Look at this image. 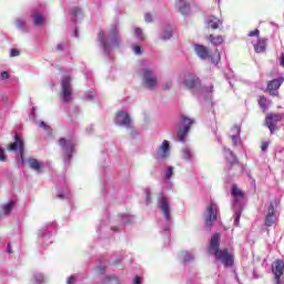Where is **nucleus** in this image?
<instances>
[{
    "instance_id": "a878e982",
    "label": "nucleus",
    "mask_w": 284,
    "mask_h": 284,
    "mask_svg": "<svg viewBox=\"0 0 284 284\" xmlns=\"http://www.w3.org/2000/svg\"><path fill=\"white\" fill-rule=\"evenodd\" d=\"M182 159H184V161H192V159H194V154H192L190 149H184L182 150Z\"/></svg>"
},
{
    "instance_id": "0eeeda50",
    "label": "nucleus",
    "mask_w": 284,
    "mask_h": 284,
    "mask_svg": "<svg viewBox=\"0 0 284 284\" xmlns=\"http://www.w3.org/2000/svg\"><path fill=\"white\" fill-rule=\"evenodd\" d=\"M283 121V115L276 114V113H270L265 118V125L268 128L271 134H274L276 132L278 123Z\"/></svg>"
},
{
    "instance_id": "2eb2a0df",
    "label": "nucleus",
    "mask_w": 284,
    "mask_h": 284,
    "mask_svg": "<svg viewBox=\"0 0 284 284\" xmlns=\"http://www.w3.org/2000/svg\"><path fill=\"white\" fill-rule=\"evenodd\" d=\"M159 207L162 210V213L164 215L165 221H170L171 215H170V202H168V197L161 196L159 199Z\"/></svg>"
},
{
    "instance_id": "bb28decb",
    "label": "nucleus",
    "mask_w": 284,
    "mask_h": 284,
    "mask_svg": "<svg viewBox=\"0 0 284 284\" xmlns=\"http://www.w3.org/2000/svg\"><path fill=\"white\" fill-rule=\"evenodd\" d=\"M12 207H14V201H9L7 204L2 205L3 214H10V212H12Z\"/></svg>"
},
{
    "instance_id": "864d4df0",
    "label": "nucleus",
    "mask_w": 284,
    "mask_h": 284,
    "mask_svg": "<svg viewBox=\"0 0 284 284\" xmlns=\"http://www.w3.org/2000/svg\"><path fill=\"white\" fill-rule=\"evenodd\" d=\"M40 128H44V130H48V125L45 124V122H40Z\"/></svg>"
},
{
    "instance_id": "7ed1b4c3",
    "label": "nucleus",
    "mask_w": 284,
    "mask_h": 284,
    "mask_svg": "<svg viewBox=\"0 0 284 284\" xmlns=\"http://www.w3.org/2000/svg\"><path fill=\"white\" fill-rule=\"evenodd\" d=\"M192 125H194V120L183 115L180 120V124L178 126V135L176 139L181 143H185V136L190 132Z\"/></svg>"
},
{
    "instance_id": "5701e85b",
    "label": "nucleus",
    "mask_w": 284,
    "mask_h": 284,
    "mask_svg": "<svg viewBox=\"0 0 284 284\" xmlns=\"http://www.w3.org/2000/svg\"><path fill=\"white\" fill-rule=\"evenodd\" d=\"M231 194L235 199V201H240L244 196L243 191H241V189H239L236 184L233 185Z\"/></svg>"
},
{
    "instance_id": "9d476101",
    "label": "nucleus",
    "mask_w": 284,
    "mask_h": 284,
    "mask_svg": "<svg viewBox=\"0 0 284 284\" xmlns=\"http://www.w3.org/2000/svg\"><path fill=\"white\" fill-rule=\"evenodd\" d=\"M284 78L274 79L267 82L266 90L271 97H278V90L283 85Z\"/></svg>"
},
{
    "instance_id": "603ef678",
    "label": "nucleus",
    "mask_w": 284,
    "mask_h": 284,
    "mask_svg": "<svg viewBox=\"0 0 284 284\" xmlns=\"http://www.w3.org/2000/svg\"><path fill=\"white\" fill-rule=\"evenodd\" d=\"M7 252L8 254H12V246L10 244L7 245Z\"/></svg>"
},
{
    "instance_id": "412c9836",
    "label": "nucleus",
    "mask_w": 284,
    "mask_h": 284,
    "mask_svg": "<svg viewBox=\"0 0 284 284\" xmlns=\"http://www.w3.org/2000/svg\"><path fill=\"white\" fill-rule=\"evenodd\" d=\"M231 132H233V134L231 135L232 143L234 148H236V145H239V135L241 134V126L239 125L232 126Z\"/></svg>"
},
{
    "instance_id": "6e6552de",
    "label": "nucleus",
    "mask_w": 284,
    "mask_h": 284,
    "mask_svg": "<svg viewBox=\"0 0 284 284\" xmlns=\"http://www.w3.org/2000/svg\"><path fill=\"white\" fill-rule=\"evenodd\" d=\"M70 77H64L62 79V99L65 103L72 101V85L70 84Z\"/></svg>"
},
{
    "instance_id": "f8f14e48",
    "label": "nucleus",
    "mask_w": 284,
    "mask_h": 284,
    "mask_svg": "<svg viewBox=\"0 0 284 284\" xmlns=\"http://www.w3.org/2000/svg\"><path fill=\"white\" fill-rule=\"evenodd\" d=\"M278 221V216L276 215V210L274 209V203H271L265 215L264 225L266 227H272Z\"/></svg>"
},
{
    "instance_id": "f3484780",
    "label": "nucleus",
    "mask_w": 284,
    "mask_h": 284,
    "mask_svg": "<svg viewBox=\"0 0 284 284\" xmlns=\"http://www.w3.org/2000/svg\"><path fill=\"white\" fill-rule=\"evenodd\" d=\"M27 161H28L29 168L31 170H33L38 174H41V172L43 170V164L39 160H37L34 158H29Z\"/></svg>"
},
{
    "instance_id": "c03bdc74",
    "label": "nucleus",
    "mask_w": 284,
    "mask_h": 284,
    "mask_svg": "<svg viewBox=\"0 0 284 284\" xmlns=\"http://www.w3.org/2000/svg\"><path fill=\"white\" fill-rule=\"evenodd\" d=\"M0 161H6V151L2 148H0Z\"/></svg>"
},
{
    "instance_id": "7c9ffc66",
    "label": "nucleus",
    "mask_w": 284,
    "mask_h": 284,
    "mask_svg": "<svg viewBox=\"0 0 284 284\" xmlns=\"http://www.w3.org/2000/svg\"><path fill=\"white\" fill-rule=\"evenodd\" d=\"M173 174H174V168L169 166L164 173V176L165 179H172Z\"/></svg>"
},
{
    "instance_id": "473e14b6",
    "label": "nucleus",
    "mask_w": 284,
    "mask_h": 284,
    "mask_svg": "<svg viewBox=\"0 0 284 284\" xmlns=\"http://www.w3.org/2000/svg\"><path fill=\"white\" fill-rule=\"evenodd\" d=\"M41 24H43V16L36 14L34 16V26H41Z\"/></svg>"
},
{
    "instance_id": "37998d69",
    "label": "nucleus",
    "mask_w": 284,
    "mask_h": 284,
    "mask_svg": "<svg viewBox=\"0 0 284 284\" xmlns=\"http://www.w3.org/2000/svg\"><path fill=\"white\" fill-rule=\"evenodd\" d=\"M268 146H270V144L267 142H263L261 145L262 152H266Z\"/></svg>"
},
{
    "instance_id": "c85d7f7f",
    "label": "nucleus",
    "mask_w": 284,
    "mask_h": 284,
    "mask_svg": "<svg viewBox=\"0 0 284 284\" xmlns=\"http://www.w3.org/2000/svg\"><path fill=\"white\" fill-rule=\"evenodd\" d=\"M182 258L184 263H190L194 261V255L190 254L189 252L184 251L182 252Z\"/></svg>"
},
{
    "instance_id": "49530a36",
    "label": "nucleus",
    "mask_w": 284,
    "mask_h": 284,
    "mask_svg": "<svg viewBox=\"0 0 284 284\" xmlns=\"http://www.w3.org/2000/svg\"><path fill=\"white\" fill-rule=\"evenodd\" d=\"M74 281H77V278L74 276H70V277H68L67 283L72 284V283H74Z\"/></svg>"
},
{
    "instance_id": "a18cd8bd",
    "label": "nucleus",
    "mask_w": 284,
    "mask_h": 284,
    "mask_svg": "<svg viewBox=\"0 0 284 284\" xmlns=\"http://www.w3.org/2000/svg\"><path fill=\"white\" fill-rule=\"evenodd\" d=\"M170 88H172V82H165L163 85V90L168 91V90H170Z\"/></svg>"
},
{
    "instance_id": "4c0bfd02",
    "label": "nucleus",
    "mask_w": 284,
    "mask_h": 284,
    "mask_svg": "<svg viewBox=\"0 0 284 284\" xmlns=\"http://www.w3.org/2000/svg\"><path fill=\"white\" fill-rule=\"evenodd\" d=\"M106 281H115L116 284H120L119 277H116L115 275H109V276H106Z\"/></svg>"
},
{
    "instance_id": "c756f323",
    "label": "nucleus",
    "mask_w": 284,
    "mask_h": 284,
    "mask_svg": "<svg viewBox=\"0 0 284 284\" xmlns=\"http://www.w3.org/2000/svg\"><path fill=\"white\" fill-rule=\"evenodd\" d=\"M33 281H36L37 284H41L45 282V277L41 273H37L33 275Z\"/></svg>"
},
{
    "instance_id": "2f4dec72",
    "label": "nucleus",
    "mask_w": 284,
    "mask_h": 284,
    "mask_svg": "<svg viewBox=\"0 0 284 284\" xmlns=\"http://www.w3.org/2000/svg\"><path fill=\"white\" fill-rule=\"evenodd\" d=\"M144 194L146 196V205H150V203H152V191H150V189H146L144 191Z\"/></svg>"
},
{
    "instance_id": "9b49d317",
    "label": "nucleus",
    "mask_w": 284,
    "mask_h": 284,
    "mask_svg": "<svg viewBox=\"0 0 284 284\" xmlns=\"http://www.w3.org/2000/svg\"><path fill=\"white\" fill-rule=\"evenodd\" d=\"M8 152H20V159L23 162V140L19 135H14V142L7 148Z\"/></svg>"
},
{
    "instance_id": "5fc2aeb1",
    "label": "nucleus",
    "mask_w": 284,
    "mask_h": 284,
    "mask_svg": "<svg viewBox=\"0 0 284 284\" xmlns=\"http://www.w3.org/2000/svg\"><path fill=\"white\" fill-rule=\"evenodd\" d=\"M98 272L99 274H105V268H100Z\"/></svg>"
},
{
    "instance_id": "423d86ee",
    "label": "nucleus",
    "mask_w": 284,
    "mask_h": 284,
    "mask_svg": "<svg viewBox=\"0 0 284 284\" xmlns=\"http://www.w3.org/2000/svg\"><path fill=\"white\" fill-rule=\"evenodd\" d=\"M219 213V206L216 203L211 202L207 207H206V215L204 216V223L206 227H212L214 225L217 216L216 214Z\"/></svg>"
},
{
    "instance_id": "3c124183",
    "label": "nucleus",
    "mask_w": 284,
    "mask_h": 284,
    "mask_svg": "<svg viewBox=\"0 0 284 284\" xmlns=\"http://www.w3.org/2000/svg\"><path fill=\"white\" fill-rule=\"evenodd\" d=\"M57 50H58V52H62V50H63V44H61V43L58 44V45H57Z\"/></svg>"
},
{
    "instance_id": "20e7f679",
    "label": "nucleus",
    "mask_w": 284,
    "mask_h": 284,
    "mask_svg": "<svg viewBox=\"0 0 284 284\" xmlns=\"http://www.w3.org/2000/svg\"><path fill=\"white\" fill-rule=\"evenodd\" d=\"M59 145L62 149V152H64L63 161L68 163V161L72 159V154H74V142L65 138H60Z\"/></svg>"
},
{
    "instance_id": "b1692460",
    "label": "nucleus",
    "mask_w": 284,
    "mask_h": 284,
    "mask_svg": "<svg viewBox=\"0 0 284 284\" xmlns=\"http://www.w3.org/2000/svg\"><path fill=\"white\" fill-rule=\"evenodd\" d=\"M223 22H221L219 20V18H211L209 20V26L212 30H219L220 26L222 24Z\"/></svg>"
},
{
    "instance_id": "a19ab883",
    "label": "nucleus",
    "mask_w": 284,
    "mask_h": 284,
    "mask_svg": "<svg viewBox=\"0 0 284 284\" xmlns=\"http://www.w3.org/2000/svg\"><path fill=\"white\" fill-rule=\"evenodd\" d=\"M230 165H231V168H234V165H239V159H236V156H234V158L230 161Z\"/></svg>"
},
{
    "instance_id": "8fccbe9b",
    "label": "nucleus",
    "mask_w": 284,
    "mask_h": 284,
    "mask_svg": "<svg viewBox=\"0 0 284 284\" xmlns=\"http://www.w3.org/2000/svg\"><path fill=\"white\" fill-rule=\"evenodd\" d=\"M77 12H79V9H77V8L71 10V14H73V17H77Z\"/></svg>"
},
{
    "instance_id": "cd10ccee",
    "label": "nucleus",
    "mask_w": 284,
    "mask_h": 284,
    "mask_svg": "<svg viewBox=\"0 0 284 284\" xmlns=\"http://www.w3.org/2000/svg\"><path fill=\"white\" fill-rule=\"evenodd\" d=\"M258 105L264 112L267 110V98H265V95L258 98Z\"/></svg>"
},
{
    "instance_id": "dca6fc26",
    "label": "nucleus",
    "mask_w": 284,
    "mask_h": 284,
    "mask_svg": "<svg viewBox=\"0 0 284 284\" xmlns=\"http://www.w3.org/2000/svg\"><path fill=\"white\" fill-rule=\"evenodd\" d=\"M184 85H186L187 90H194V88H199L201 85V80L196 75H189L184 80Z\"/></svg>"
},
{
    "instance_id": "f257e3e1",
    "label": "nucleus",
    "mask_w": 284,
    "mask_h": 284,
    "mask_svg": "<svg viewBox=\"0 0 284 284\" xmlns=\"http://www.w3.org/2000/svg\"><path fill=\"white\" fill-rule=\"evenodd\" d=\"M209 254L214 256L216 261H221L224 267H232L234 265V254L230 253L229 248L221 250V234L219 233L213 234L211 237Z\"/></svg>"
},
{
    "instance_id": "6ab92c4d",
    "label": "nucleus",
    "mask_w": 284,
    "mask_h": 284,
    "mask_svg": "<svg viewBox=\"0 0 284 284\" xmlns=\"http://www.w3.org/2000/svg\"><path fill=\"white\" fill-rule=\"evenodd\" d=\"M176 10L181 12V14L185 16L190 13V4L186 3L185 0H178L175 3Z\"/></svg>"
},
{
    "instance_id": "58836bf2",
    "label": "nucleus",
    "mask_w": 284,
    "mask_h": 284,
    "mask_svg": "<svg viewBox=\"0 0 284 284\" xmlns=\"http://www.w3.org/2000/svg\"><path fill=\"white\" fill-rule=\"evenodd\" d=\"M19 54H21V51L17 49H12L10 52V57H19Z\"/></svg>"
},
{
    "instance_id": "aec40b11",
    "label": "nucleus",
    "mask_w": 284,
    "mask_h": 284,
    "mask_svg": "<svg viewBox=\"0 0 284 284\" xmlns=\"http://www.w3.org/2000/svg\"><path fill=\"white\" fill-rule=\"evenodd\" d=\"M267 48V39L266 38H258L257 43L254 44V50L257 53L265 52V49Z\"/></svg>"
},
{
    "instance_id": "393cba45",
    "label": "nucleus",
    "mask_w": 284,
    "mask_h": 284,
    "mask_svg": "<svg viewBox=\"0 0 284 284\" xmlns=\"http://www.w3.org/2000/svg\"><path fill=\"white\" fill-rule=\"evenodd\" d=\"M162 39L163 41H168V39H172V28L170 26L163 29Z\"/></svg>"
},
{
    "instance_id": "a211bd4d",
    "label": "nucleus",
    "mask_w": 284,
    "mask_h": 284,
    "mask_svg": "<svg viewBox=\"0 0 284 284\" xmlns=\"http://www.w3.org/2000/svg\"><path fill=\"white\" fill-rule=\"evenodd\" d=\"M194 50L200 59H207L210 57V50L203 44H195Z\"/></svg>"
},
{
    "instance_id": "f704fd0d",
    "label": "nucleus",
    "mask_w": 284,
    "mask_h": 284,
    "mask_svg": "<svg viewBox=\"0 0 284 284\" xmlns=\"http://www.w3.org/2000/svg\"><path fill=\"white\" fill-rule=\"evenodd\" d=\"M239 223H241V212L235 213L234 225L239 226Z\"/></svg>"
},
{
    "instance_id": "c9c22d12",
    "label": "nucleus",
    "mask_w": 284,
    "mask_h": 284,
    "mask_svg": "<svg viewBox=\"0 0 284 284\" xmlns=\"http://www.w3.org/2000/svg\"><path fill=\"white\" fill-rule=\"evenodd\" d=\"M261 31L258 29H255L251 32H248V37H260Z\"/></svg>"
},
{
    "instance_id": "ddd939ff",
    "label": "nucleus",
    "mask_w": 284,
    "mask_h": 284,
    "mask_svg": "<svg viewBox=\"0 0 284 284\" xmlns=\"http://www.w3.org/2000/svg\"><path fill=\"white\" fill-rule=\"evenodd\" d=\"M116 125L121 126H129L132 123V119L130 118V114L125 111H118L116 112Z\"/></svg>"
},
{
    "instance_id": "6e6d98bb",
    "label": "nucleus",
    "mask_w": 284,
    "mask_h": 284,
    "mask_svg": "<svg viewBox=\"0 0 284 284\" xmlns=\"http://www.w3.org/2000/svg\"><path fill=\"white\" fill-rule=\"evenodd\" d=\"M113 263L114 265H119V263H121V260H115Z\"/></svg>"
},
{
    "instance_id": "de8ad7c7",
    "label": "nucleus",
    "mask_w": 284,
    "mask_h": 284,
    "mask_svg": "<svg viewBox=\"0 0 284 284\" xmlns=\"http://www.w3.org/2000/svg\"><path fill=\"white\" fill-rule=\"evenodd\" d=\"M141 34H143V30H141L140 28H136L135 29V36L141 37Z\"/></svg>"
},
{
    "instance_id": "1a4fd4ad",
    "label": "nucleus",
    "mask_w": 284,
    "mask_h": 284,
    "mask_svg": "<svg viewBox=\"0 0 284 284\" xmlns=\"http://www.w3.org/2000/svg\"><path fill=\"white\" fill-rule=\"evenodd\" d=\"M143 78H144L145 88H148L149 90H154V88H156L158 78H156V74H154V72H152V70L144 69Z\"/></svg>"
},
{
    "instance_id": "4be33fe9",
    "label": "nucleus",
    "mask_w": 284,
    "mask_h": 284,
    "mask_svg": "<svg viewBox=\"0 0 284 284\" xmlns=\"http://www.w3.org/2000/svg\"><path fill=\"white\" fill-rule=\"evenodd\" d=\"M206 39L210 41V43H212V45H221L223 44V41H225L223 36H214V34L207 36Z\"/></svg>"
},
{
    "instance_id": "4468645a",
    "label": "nucleus",
    "mask_w": 284,
    "mask_h": 284,
    "mask_svg": "<svg viewBox=\"0 0 284 284\" xmlns=\"http://www.w3.org/2000/svg\"><path fill=\"white\" fill-rule=\"evenodd\" d=\"M170 156V142L164 140L156 151L155 159H168Z\"/></svg>"
},
{
    "instance_id": "39448f33",
    "label": "nucleus",
    "mask_w": 284,
    "mask_h": 284,
    "mask_svg": "<svg viewBox=\"0 0 284 284\" xmlns=\"http://www.w3.org/2000/svg\"><path fill=\"white\" fill-rule=\"evenodd\" d=\"M272 274L274 275L273 281L275 284H284L283 274H284V262L278 258L275 260L272 265Z\"/></svg>"
},
{
    "instance_id": "72a5a7b5",
    "label": "nucleus",
    "mask_w": 284,
    "mask_h": 284,
    "mask_svg": "<svg viewBox=\"0 0 284 284\" xmlns=\"http://www.w3.org/2000/svg\"><path fill=\"white\" fill-rule=\"evenodd\" d=\"M219 61H221V53H217L215 57L211 58V62L215 65H219Z\"/></svg>"
},
{
    "instance_id": "ea45409f",
    "label": "nucleus",
    "mask_w": 284,
    "mask_h": 284,
    "mask_svg": "<svg viewBox=\"0 0 284 284\" xmlns=\"http://www.w3.org/2000/svg\"><path fill=\"white\" fill-rule=\"evenodd\" d=\"M0 77L3 81H6V79H10V73H8V71H3L1 72Z\"/></svg>"
},
{
    "instance_id": "e433bc0d",
    "label": "nucleus",
    "mask_w": 284,
    "mask_h": 284,
    "mask_svg": "<svg viewBox=\"0 0 284 284\" xmlns=\"http://www.w3.org/2000/svg\"><path fill=\"white\" fill-rule=\"evenodd\" d=\"M133 52H134L135 54H143V50L141 49L140 45L133 47Z\"/></svg>"
},
{
    "instance_id": "09e8293b",
    "label": "nucleus",
    "mask_w": 284,
    "mask_h": 284,
    "mask_svg": "<svg viewBox=\"0 0 284 284\" xmlns=\"http://www.w3.org/2000/svg\"><path fill=\"white\" fill-rule=\"evenodd\" d=\"M133 284H141V277L139 276L134 277Z\"/></svg>"
},
{
    "instance_id": "79ce46f5",
    "label": "nucleus",
    "mask_w": 284,
    "mask_h": 284,
    "mask_svg": "<svg viewBox=\"0 0 284 284\" xmlns=\"http://www.w3.org/2000/svg\"><path fill=\"white\" fill-rule=\"evenodd\" d=\"M144 19H145L146 23H152V14L145 13Z\"/></svg>"
},
{
    "instance_id": "f03ea898",
    "label": "nucleus",
    "mask_w": 284,
    "mask_h": 284,
    "mask_svg": "<svg viewBox=\"0 0 284 284\" xmlns=\"http://www.w3.org/2000/svg\"><path fill=\"white\" fill-rule=\"evenodd\" d=\"M98 41H100L104 52L110 53L111 48H119L121 45V37L119 36V27L111 26L110 30V42L105 39V33L103 31H99Z\"/></svg>"
}]
</instances>
